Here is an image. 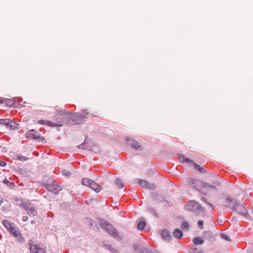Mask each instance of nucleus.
Here are the masks:
<instances>
[{
	"mask_svg": "<svg viewBox=\"0 0 253 253\" xmlns=\"http://www.w3.org/2000/svg\"><path fill=\"white\" fill-rule=\"evenodd\" d=\"M188 182L192 188L205 194L206 192H204V189H215V186H219L220 184L219 181H216L213 182L214 185H211L198 179L193 178H189Z\"/></svg>",
	"mask_w": 253,
	"mask_h": 253,
	"instance_id": "nucleus-1",
	"label": "nucleus"
},
{
	"mask_svg": "<svg viewBox=\"0 0 253 253\" xmlns=\"http://www.w3.org/2000/svg\"><path fill=\"white\" fill-rule=\"evenodd\" d=\"M54 120L57 122V126H62L63 123L71 124V114L66 110H59L56 111Z\"/></svg>",
	"mask_w": 253,
	"mask_h": 253,
	"instance_id": "nucleus-2",
	"label": "nucleus"
},
{
	"mask_svg": "<svg viewBox=\"0 0 253 253\" xmlns=\"http://www.w3.org/2000/svg\"><path fill=\"white\" fill-rule=\"evenodd\" d=\"M100 226L104 230H105L113 238L117 240H121L123 239V235L119 233L116 229L104 220H100Z\"/></svg>",
	"mask_w": 253,
	"mask_h": 253,
	"instance_id": "nucleus-3",
	"label": "nucleus"
},
{
	"mask_svg": "<svg viewBox=\"0 0 253 253\" xmlns=\"http://www.w3.org/2000/svg\"><path fill=\"white\" fill-rule=\"evenodd\" d=\"M185 209L189 211L193 212L196 216H204L205 215V211L203 208L195 201L188 202L185 206Z\"/></svg>",
	"mask_w": 253,
	"mask_h": 253,
	"instance_id": "nucleus-4",
	"label": "nucleus"
},
{
	"mask_svg": "<svg viewBox=\"0 0 253 253\" xmlns=\"http://www.w3.org/2000/svg\"><path fill=\"white\" fill-rule=\"evenodd\" d=\"M17 205L23 207L30 216H36L38 213L35 206L30 202H26L21 200V204H17Z\"/></svg>",
	"mask_w": 253,
	"mask_h": 253,
	"instance_id": "nucleus-5",
	"label": "nucleus"
},
{
	"mask_svg": "<svg viewBox=\"0 0 253 253\" xmlns=\"http://www.w3.org/2000/svg\"><path fill=\"white\" fill-rule=\"evenodd\" d=\"M238 203L239 202L235 198L231 196H228L225 198L223 202V205L231 209L232 211H236V206H237Z\"/></svg>",
	"mask_w": 253,
	"mask_h": 253,
	"instance_id": "nucleus-6",
	"label": "nucleus"
},
{
	"mask_svg": "<svg viewBox=\"0 0 253 253\" xmlns=\"http://www.w3.org/2000/svg\"><path fill=\"white\" fill-rule=\"evenodd\" d=\"M82 183L84 185L90 187L96 192H99L101 189V186H100L94 181L88 178H83L82 180Z\"/></svg>",
	"mask_w": 253,
	"mask_h": 253,
	"instance_id": "nucleus-7",
	"label": "nucleus"
},
{
	"mask_svg": "<svg viewBox=\"0 0 253 253\" xmlns=\"http://www.w3.org/2000/svg\"><path fill=\"white\" fill-rule=\"evenodd\" d=\"M86 118V116L84 114L75 113L71 114V124H80L84 122V119Z\"/></svg>",
	"mask_w": 253,
	"mask_h": 253,
	"instance_id": "nucleus-8",
	"label": "nucleus"
},
{
	"mask_svg": "<svg viewBox=\"0 0 253 253\" xmlns=\"http://www.w3.org/2000/svg\"><path fill=\"white\" fill-rule=\"evenodd\" d=\"M44 187L50 192L55 194H58L59 191L62 190L60 186H58L54 181H51L44 184Z\"/></svg>",
	"mask_w": 253,
	"mask_h": 253,
	"instance_id": "nucleus-9",
	"label": "nucleus"
},
{
	"mask_svg": "<svg viewBox=\"0 0 253 253\" xmlns=\"http://www.w3.org/2000/svg\"><path fill=\"white\" fill-rule=\"evenodd\" d=\"M0 124L4 125L6 127L11 129L18 128L19 126L18 124L8 119H0Z\"/></svg>",
	"mask_w": 253,
	"mask_h": 253,
	"instance_id": "nucleus-10",
	"label": "nucleus"
},
{
	"mask_svg": "<svg viewBox=\"0 0 253 253\" xmlns=\"http://www.w3.org/2000/svg\"><path fill=\"white\" fill-rule=\"evenodd\" d=\"M135 182L138 183L142 188L148 189L153 190L155 189V185L154 184L148 183L147 181L139 179H135Z\"/></svg>",
	"mask_w": 253,
	"mask_h": 253,
	"instance_id": "nucleus-11",
	"label": "nucleus"
},
{
	"mask_svg": "<svg viewBox=\"0 0 253 253\" xmlns=\"http://www.w3.org/2000/svg\"><path fill=\"white\" fill-rule=\"evenodd\" d=\"M127 144L132 147L133 149L139 150L142 149L141 146L139 143L135 139L131 138H126Z\"/></svg>",
	"mask_w": 253,
	"mask_h": 253,
	"instance_id": "nucleus-12",
	"label": "nucleus"
},
{
	"mask_svg": "<svg viewBox=\"0 0 253 253\" xmlns=\"http://www.w3.org/2000/svg\"><path fill=\"white\" fill-rule=\"evenodd\" d=\"M235 211H237L239 214L246 217H247L248 215L247 209L243 205L241 204L239 202L237 206H236Z\"/></svg>",
	"mask_w": 253,
	"mask_h": 253,
	"instance_id": "nucleus-13",
	"label": "nucleus"
},
{
	"mask_svg": "<svg viewBox=\"0 0 253 253\" xmlns=\"http://www.w3.org/2000/svg\"><path fill=\"white\" fill-rule=\"evenodd\" d=\"M29 250L30 253H46L45 248L42 247L40 245L29 247Z\"/></svg>",
	"mask_w": 253,
	"mask_h": 253,
	"instance_id": "nucleus-14",
	"label": "nucleus"
},
{
	"mask_svg": "<svg viewBox=\"0 0 253 253\" xmlns=\"http://www.w3.org/2000/svg\"><path fill=\"white\" fill-rule=\"evenodd\" d=\"M162 237L166 241H170L171 239V236L170 232L167 229H164L161 233Z\"/></svg>",
	"mask_w": 253,
	"mask_h": 253,
	"instance_id": "nucleus-15",
	"label": "nucleus"
},
{
	"mask_svg": "<svg viewBox=\"0 0 253 253\" xmlns=\"http://www.w3.org/2000/svg\"><path fill=\"white\" fill-rule=\"evenodd\" d=\"M177 156L179 161L182 163H186L189 164H190L191 163H193L192 160L186 158L183 154H177Z\"/></svg>",
	"mask_w": 253,
	"mask_h": 253,
	"instance_id": "nucleus-16",
	"label": "nucleus"
},
{
	"mask_svg": "<svg viewBox=\"0 0 253 253\" xmlns=\"http://www.w3.org/2000/svg\"><path fill=\"white\" fill-rule=\"evenodd\" d=\"M27 134V137L30 138H33L34 139H38L40 138L39 134L37 133V132H35L34 129L29 130Z\"/></svg>",
	"mask_w": 253,
	"mask_h": 253,
	"instance_id": "nucleus-17",
	"label": "nucleus"
},
{
	"mask_svg": "<svg viewBox=\"0 0 253 253\" xmlns=\"http://www.w3.org/2000/svg\"><path fill=\"white\" fill-rule=\"evenodd\" d=\"M2 224L8 231L10 230L13 227L14 224L8 220L4 219L2 221Z\"/></svg>",
	"mask_w": 253,
	"mask_h": 253,
	"instance_id": "nucleus-18",
	"label": "nucleus"
},
{
	"mask_svg": "<svg viewBox=\"0 0 253 253\" xmlns=\"http://www.w3.org/2000/svg\"><path fill=\"white\" fill-rule=\"evenodd\" d=\"M173 236L176 239H179L182 237L183 233L179 229H176L173 232Z\"/></svg>",
	"mask_w": 253,
	"mask_h": 253,
	"instance_id": "nucleus-19",
	"label": "nucleus"
},
{
	"mask_svg": "<svg viewBox=\"0 0 253 253\" xmlns=\"http://www.w3.org/2000/svg\"><path fill=\"white\" fill-rule=\"evenodd\" d=\"M193 242L195 245H199L203 244L204 241L200 237H197L193 239Z\"/></svg>",
	"mask_w": 253,
	"mask_h": 253,
	"instance_id": "nucleus-20",
	"label": "nucleus"
},
{
	"mask_svg": "<svg viewBox=\"0 0 253 253\" xmlns=\"http://www.w3.org/2000/svg\"><path fill=\"white\" fill-rule=\"evenodd\" d=\"M0 103L5 104V105L9 106H12L14 104L13 101L12 100L7 99L2 100Z\"/></svg>",
	"mask_w": 253,
	"mask_h": 253,
	"instance_id": "nucleus-21",
	"label": "nucleus"
},
{
	"mask_svg": "<svg viewBox=\"0 0 253 253\" xmlns=\"http://www.w3.org/2000/svg\"><path fill=\"white\" fill-rule=\"evenodd\" d=\"M145 225H146L145 221H140L137 225V228L138 230H142L144 229Z\"/></svg>",
	"mask_w": 253,
	"mask_h": 253,
	"instance_id": "nucleus-22",
	"label": "nucleus"
},
{
	"mask_svg": "<svg viewBox=\"0 0 253 253\" xmlns=\"http://www.w3.org/2000/svg\"><path fill=\"white\" fill-rule=\"evenodd\" d=\"M16 241L18 242L21 243V244L25 243L24 238L21 233L20 234H19L18 236L17 237H16Z\"/></svg>",
	"mask_w": 253,
	"mask_h": 253,
	"instance_id": "nucleus-23",
	"label": "nucleus"
},
{
	"mask_svg": "<svg viewBox=\"0 0 253 253\" xmlns=\"http://www.w3.org/2000/svg\"><path fill=\"white\" fill-rule=\"evenodd\" d=\"M180 228L182 230L186 229V230H188L189 229L188 223L187 221L183 222L180 225Z\"/></svg>",
	"mask_w": 253,
	"mask_h": 253,
	"instance_id": "nucleus-24",
	"label": "nucleus"
},
{
	"mask_svg": "<svg viewBox=\"0 0 253 253\" xmlns=\"http://www.w3.org/2000/svg\"><path fill=\"white\" fill-rule=\"evenodd\" d=\"M116 184L119 188H123L124 186V184L122 180L120 179H117L116 180Z\"/></svg>",
	"mask_w": 253,
	"mask_h": 253,
	"instance_id": "nucleus-25",
	"label": "nucleus"
},
{
	"mask_svg": "<svg viewBox=\"0 0 253 253\" xmlns=\"http://www.w3.org/2000/svg\"><path fill=\"white\" fill-rule=\"evenodd\" d=\"M16 157L17 160L23 162H25L28 159V158H27L26 157L21 155H18L16 156Z\"/></svg>",
	"mask_w": 253,
	"mask_h": 253,
	"instance_id": "nucleus-26",
	"label": "nucleus"
},
{
	"mask_svg": "<svg viewBox=\"0 0 253 253\" xmlns=\"http://www.w3.org/2000/svg\"><path fill=\"white\" fill-rule=\"evenodd\" d=\"M220 237L222 239H224L225 241H229V242L231 241V239L229 238V237L225 233H221L220 234Z\"/></svg>",
	"mask_w": 253,
	"mask_h": 253,
	"instance_id": "nucleus-27",
	"label": "nucleus"
},
{
	"mask_svg": "<svg viewBox=\"0 0 253 253\" xmlns=\"http://www.w3.org/2000/svg\"><path fill=\"white\" fill-rule=\"evenodd\" d=\"M45 122H46L45 125L52 126V127H57L56 126H55V125H57V122L54 123L51 121H47V120Z\"/></svg>",
	"mask_w": 253,
	"mask_h": 253,
	"instance_id": "nucleus-28",
	"label": "nucleus"
},
{
	"mask_svg": "<svg viewBox=\"0 0 253 253\" xmlns=\"http://www.w3.org/2000/svg\"><path fill=\"white\" fill-rule=\"evenodd\" d=\"M140 252L141 253H155L145 248L141 249Z\"/></svg>",
	"mask_w": 253,
	"mask_h": 253,
	"instance_id": "nucleus-29",
	"label": "nucleus"
},
{
	"mask_svg": "<svg viewBox=\"0 0 253 253\" xmlns=\"http://www.w3.org/2000/svg\"><path fill=\"white\" fill-rule=\"evenodd\" d=\"M201 200H202L203 202H205V203H206L207 204L209 205V206H210V207H211V210L213 209V208H214V206H213L211 204L208 203V202H207V200H206V198H204V197L202 198Z\"/></svg>",
	"mask_w": 253,
	"mask_h": 253,
	"instance_id": "nucleus-30",
	"label": "nucleus"
},
{
	"mask_svg": "<svg viewBox=\"0 0 253 253\" xmlns=\"http://www.w3.org/2000/svg\"><path fill=\"white\" fill-rule=\"evenodd\" d=\"M62 174L66 176H69L71 175V172L66 169L62 170Z\"/></svg>",
	"mask_w": 253,
	"mask_h": 253,
	"instance_id": "nucleus-31",
	"label": "nucleus"
},
{
	"mask_svg": "<svg viewBox=\"0 0 253 253\" xmlns=\"http://www.w3.org/2000/svg\"><path fill=\"white\" fill-rule=\"evenodd\" d=\"M203 223H204V222L202 220H199L198 221V227L200 229H203Z\"/></svg>",
	"mask_w": 253,
	"mask_h": 253,
	"instance_id": "nucleus-32",
	"label": "nucleus"
},
{
	"mask_svg": "<svg viewBox=\"0 0 253 253\" xmlns=\"http://www.w3.org/2000/svg\"><path fill=\"white\" fill-rule=\"evenodd\" d=\"M190 165H193L194 167V168L196 169H198V170H199V169H200L201 168V167L199 165L195 163L193 161V163H191Z\"/></svg>",
	"mask_w": 253,
	"mask_h": 253,
	"instance_id": "nucleus-33",
	"label": "nucleus"
},
{
	"mask_svg": "<svg viewBox=\"0 0 253 253\" xmlns=\"http://www.w3.org/2000/svg\"><path fill=\"white\" fill-rule=\"evenodd\" d=\"M191 253H203L202 250L198 249H194L191 250Z\"/></svg>",
	"mask_w": 253,
	"mask_h": 253,
	"instance_id": "nucleus-34",
	"label": "nucleus"
},
{
	"mask_svg": "<svg viewBox=\"0 0 253 253\" xmlns=\"http://www.w3.org/2000/svg\"><path fill=\"white\" fill-rule=\"evenodd\" d=\"M36 245V244H35L34 241L32 239H30L28 241V245L29 246V247H31L32 246H35Z\"/></svg>",
	"mask_w": 253,
	"mask_h": 253,
	"instance_id": "nucleus-35",
	"label": "nucleus"
},
{
	"mask_svg": "<svg viewBox=\"0 0 253 253\" xmlns=\"http://www.w3.org/2000/svg\"><path fill=\"white\" fill-rule=\"evenodd\" d=\"M21 232L18 230H17L16 232H13V234H12V235L15 238H16V237H17L19 235V234H20Z\"/></svg>",
	"mask_w": 253,
	"mask_h": 253,
	"instance_id": "nucleus-36",
	"label": "nucleus"
},
{
	"mask_svg": "<svg viewBox=\"0 0 253 253\" xmlns=\"http://www.w3.org/2000/svg\"><path fill=\"white\" fill-rule=\"evenodd\" d=\"M17 230L16 229V228L15 227H13V228H12L10 230H9L8 231L9 232V233L12 235V234H13V232H15L17 231Z\"/></svg>",
	"mask_w": 253,
	"mask_h": 253,
	"instance_id": "nucleus-37",
	"label": "nucleus"
},
{
	"mask_svg": "<svg viewBox=\"0 0 253 253\" xmlns=\"http://www.w3.org/2000/svg\"><path fill=\"white\" fill-rule=\"evenodd\" d=\"M83 114L84 115H88L89 114V111L87 109H83L82 110Z\"/></svg>",
	"mask_w": 253,
	"mask_h": 253,
	"instance_id": "nucleus-38",
	"label": "nucleus"
},
{
	"mask_svg": "<svg viewBox=\"0 0 253 253\" xmlns=\"http://www.w3.org/2000/svg\"><path fill=\"white\" fill-rule=\"evenodd\" d=\"M247 251V253H253V247H251L248 248Z\"/></svg>",
	"mask_w": 253,
	"mask_h": 253,
	"instance_id": "nucleus-39",
	"label": "nucleus"
},
{
	"mask_svg": "<svg viewBox=\"0 0 253 253\" xmlns=\"http://www.w3.org/2000/svg\"><path fill=\"white\" fill-rule=\"evenodd\" d=\"M6 165V163L0 159V166L4 167Z\"/></svg>",
	"mask_w": 253,
	"mask_h": 253,
	"instance_id": "nucleus-40",
	"label": "nucleus"
},
{
	"mask_svg": "<svg viewBox=\"0 0 253 253\" xmlns=\"http://www.w3.org/2000/svg\"><path fill=\"white\" fill-rule=\"evenodd\" d=\"M46 121L47 120H41L39 121V123L40 124L45 125V123H46L45 122H46Z\"/></svg>",
	"mask_w": 253,
	"mask_h": 253,
	"instance_id": "nucleus-41",
	"label": "nucleus"
},
{
	"mask_svg": "<svg viewBox=\"0 0 253 253\" xmlns=\"http://www.w3.org/2000/svg\"><path fill=\"white\" fill-rule=\"evenodd\" d=\"M21 200L22 201H23L21 199H19V198L15 199L16 204L17 205V204H21Z\"/></svg>",
	"mask_w": 253,
	"mask_h": 253,
	"instance_id": "nucleus-42",
	"label": "nucleus"
},
{
	"mask_svg": "<svg viewBox=\"0 0 253 253\" xmlns=\"http://www.w3.org/2000/svg\"><path fill=\"white\" fill-rule=\"evenodd\" d=\"M28 217L26 215H24L22 217V220L24 222L27 221L28 220Z\"/></svg>",
	"mask_w": 253,
	"mask_h": 253,
	"instance_id": "nucleus-43",
	"label": "nucleus"
},
{
	"mask_svg": "<svg viewBox=\"0 0 253 253\" xmlns=\"http://www.w3.org/2000/svg\"><path fill=\"white\" fill-rule=\"evenodd\" d=\"M78 148L80 149H85L84 144V143L81 144L78 146Z\"/></svg>",
	"mask_w": 253,
	"mask_h": 253,
	"instance_id": "nucleus-44",
	"label": "nucleus"
},
{
	"mask_svg": "<svg viewBox=\"0 0 253 253\" xmlns=\"http://www.w3.org/2000/svg\"><path fill=\"white\" fill-rule=\"evenodd\" d=\"M199 171L201 172H205V170L204 168L201 167L200 169H199Z\"/></svg>",
	"mask_w": 253,
	"mask_h": 253,
	"instance_id": "nucleus-45",
	"label": "nucleus"
},
{
	"mask_svg": "<svg viewBox=\"0 0 253 253\" xmlns=\"http://www.w3.org/2000/svg\"><path fill=\"white\" fill-rule=\"evenodd\" d=\"M9 181H8V180L6 178H5L4 179V180H3V183H5V184H7L8 183H9Z\"/></svg>",
	"mask_w": 253,
	"mask_h": 253,
	"instance_id": "nucleus-46",
	"label": "nucleus"
},
{
	"mask_svg": "<svg viewBox=\"0 0 253 253\" xmlns=\"http://www.w3.org/2000/svg\"><path fill=\"white\" fill-rule=\"evenodd\" d=\"M31 224H35L36 222L35 220H32L31 222Z\"/></svg>",
	"mask_w": 253,
	"mask_h": 253,
	"instance_id": "nucleus-47",
	"label": "nucleus"
},
{
	"mask_svg": "<svg viewBox=\"0 0 253 253\" xmlns=\"http://www.w3.org/2000/svg\"><path fill=\"white\" fill-rule=\"evenodd\" d=\"M92 226V223L91 222V220H90V227H91Z\"/></svg>",
	"mask_w": 253,
	"mask_h": 253,
	"instance_id": "nucleus-48",
	"label": "nucleus"
},
{
	"mask_svg": "<svg viewBox=\"0 0 253 253\" xmlns=\"http://www.w3.org/2000/svg\"><path fill=\"white\" fill-rule=\"evenodd\" d=\"M251 211H252V212H253V208H251Z\"/></svg>",
	"mask_w": 253,
	"mask_h": 253,
	"instance_id": "nucleus-49",
	"label": "nucleus"
}]
</instances>
